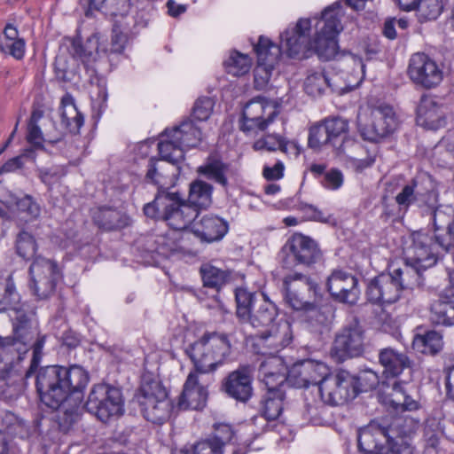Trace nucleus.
Returning a JSON list of instances; mask_svg holds the SVG:
<instances>
[{"label": "nucleus", "mask_w": 454, "mask_h": 454, "mask_svg": "<svg viewBox=\"0 0 454 454\" xmlns=\"http://www.w3.org/2000/svg\"><path fill=\"white\" fill-rule=\"evenodd\" d=\"M398 122L392 106L380 105L372 109L368 116H358L357 126L361 137L370 142H379L392 134Z\"/></svg>", "instance_id": "nucleus-12"}, {"label": "nucleus", "mask_w": 454, "mask_h": 454, "mask_svg": "<svg viewBox=\"0 0 454 454\" xmlns=\"http://www.w3.org/2000/svg\"><path fill=\"white\" fill-rule=\"evenodd\" d=\"M285 397L283 390L267 391L260 402V414L269 421L277 419L282 413Z\"/></svg>", "instance_id": "nucleus-35"}, {"label": "nucleus", "mask_w": 454, "mask_h": 454, "mask_svg": "<svg viewBox=\"0 0 454 454\" xmlns=\"http://www.w3.org/2000/svg\"><path fill=\"white\" fill-rule=\"evenodd\" d=\"M353 377L355 380L354 388L356 392V396L361 392L375 389L380 382L379 375L371 369L361 371L357 374H353Z\"/></svg>", "instance_id": "nucleus-49"}, {"label": "nucleus", "mask_w": 454, "mask_h": 454, "mask_svg": "<svg viewBox=\"0 0 454 454\" xmlns=\"http://www.w3.org/2000/svg\"><path fill=\"white\" fill-rule=\"evenodd\" d=\"M328 371L325 364L307 359L294 363L287 372V383L297 388L321 384Z\"/></svg>", "instance_id": "nucleus-22"}, {"label": "nucleus", "mask_w": 454, "mask_h": 454, "mask_svg": "<svg viewBox=\"0 0 454 454\" xmlns=\"http://www.w3.org/2000/svg\"><path fill=\"white\" fill-rule=\"evenodd\" d=\"M92 219L98 227H127L131 224L130 219L127 215L108 207L93 209Z\"/></svg>", "instance_id": "nucleus-31"}, {"label": "nucleus", "mask_w": 454, "mask_h": 454, "mask_svg": "<svg viewBox=\"0 0 454 454\" xmlns=\"http://www.w3.org/2000/svg\"><path fill=\"white\" fill-rule=\"evenodd\" d=\"M442 337L435 331L417 334L412 340L413 349L425 355L435 356L442 349Z\"/></svg>", "instance_id": "nucleus-38"}, {"label": "nucleus", "mask_w": 454, "mask_h": 454, "mask_svg": "<svg viewBox=\"0 0 454 454\" xmlns=\"http://www.w3.org/2000/svg\"><path fill=\"white\" fill-rule=\"evenodd\" d=\"M430 318L434 324L442 325H454V301L449 297H439L430 306Z\"/></svg>", "instance_id": "nucleus-37"}, {"label": "nucleus", "mask_w": 454, "mask_h": 454, "mask_svg": "<svg viewBox=\"0 0 454 454\" xmlns=\"http://www.w3.org/2000/svg\"><path fill=\"white\" fill-rule=\"evenodd\" d=\"M179 169V164L174 165L161 155L160 159L151 158L148 161L145 179L160 187L167 178L175 176V172H178Z\"/></svg>", "instance_id": "nucleus-29"}, {"label": "nucleus", "mask_w": 454, "mask_h": 454, "mask_svg": "<svg viewBox=\"0 0 454 454\" xmlns=\"http://www.w3.org/2000/svg\"><path fill=\"white\" fill-rule=\"evenodd\" d=\"M322 184L328 189L336 190L340 188L343 184V175L341 171L337 168H332L325 172Z\"/></svg>", "instance_id": "nucleus-64"}, {"label": "nucleus", "mask_w": 454, "mask_h": 454, "mask_svg": "<svg viewBox=\"0 0 454 454\" xmlns=\"http://www.w3.org/2000/svg\"><path fill=\"white\" fill-rule=\"evenodd\" d=\"M293 340L292 326L287 321L272 325L253 338V349L262 356H275Z\"/></svg>", "instance_id": "nucleus-17"}, {"label": "nucleus", "mask_w": 454, "mask_h": 454, "mask_svg": "<svg viewBox=\"0 0 454 454\" xmlns=\"http://www.w3.org/2000/svg\"><path fill=\"white\" fill-rule=\"evenodd\" d=\"M16 252L24 260L34 258L37 244L34 234L26 229H22L16 237Z\"/></svg>", "instance_id": "nucleus-45"}, {"label": "nucleus", "mask_w": 454, "mask_h": 454, "mask_svg": "<svg viewBox=\"0 0 454 454\" xmlns=\"http://www.w3.org/2000/svg\"><path fill=\"white\" fill-rule=\"evenodd\" d=\"M190 231L202 243H212L221 240L227 233L228 229H184Z\"/></svg>", "instance_id": "nucleus-58"}, {"label": "nucleus", "mask_w": 454, "mask_h": 454, "mask_svg": "<svg viewBox=\"0 0 454 454\" xmlns=\"http://www.w3.org/2000/svg\"><path fill=\"white\" fill-rule=\"evenodd\" d=\"M200 207L185 202L180 207H176L174 204L167 205L165 211L162 212V220L168 221L174 219L176 221L183 222L182 227H190L192 223L197 224V219L200 214Z\"/></svg>", "instance_id": "nucleus-30"}, {"label": "nucleus", "mask_w": 454, "mask_h": 454, "mask_svg": "<svg viewBox=\"0 0 454 454\" xmlns=\"http://www.w3.org/2000/svg\"><path fill=\"white\" fill-rule=\"evenodd\" d=\"M156 202H161L163 212L167 205L174 204L176 207H180L186 202V200L178 192H169L168 188L160 186L156 194Z\"/></svg>", "instance_id": "nucleus-54"}, {"label": "nucleus", "mask_w": 454, "mask_h": 454, "mask_svg": "<svg viewBox=\"0 0 454 454\" xmlns=\"http://www.w3.org/2000/svg\"><path fill=\"white\" fill-rule=\"evenodd\" d=\"M393 391L395 400L393 402L395 403L396 405H401L402 408L405 411H415L419 408V403L412 399L410 395H406L403 386L395 382L393 385Z\"/></svg>", "instance_id": "nucleus-56"}, {"label": "nucleus", "mask_w": 454, "mask_h": 454, "mask_svg": "<svg viewBox=\"0 0 454 454\" xmlns=\"http://www.w3.org/2000/svg\"><path fill=\"white\" fill-rule=\"evenodd\" d=\"M55 74L58 80L61 82H70L73 71L70 69L66 56L59 55L55 60Z\"/></svg>", "instance_id": "nucleus-60"}, {"label": "nucleus", "mask_w": 454, "mask_h": 454, "mask_svg": "<svg viewBox=\"0 0 454 454\" xmlns=\"http://www.w3.org/2000/svg\"><path fill=\"white\" fill-rule=\"evenodd\" d=\"M437 193L430 176L426 174L417 175L408 184L403 185L401 192L395 196V200L399 211L406 212L410 206L422 198H426L425 203L435 200Z\"/></svg>", "instance_id": "nucleus-19"}, {"label": "nucleus", "mask_w": 454, "mask_h": 454, "mask_svg": "<svg viewBox=\"0 0 454 454\" xmlns=\"http://www.w3.org/2000/svg\"><path fill=\"white\" fill-rule=\"evenodd\" d=\"M254 50L257 55V66L254 68V88L262 90L270 79L279 51L270 39L264 36L259 37L257 43L254 44Z\"/></svg>", "instance_id": "nucleus-23"}, {"label": "nucleus", "mask_w": 454, "mask_h": 454, "mask_svg": "<svg viewBox=\"0 0 454 454\" xmlns=\"http://www.w3.org/2000/svg\"><path fill=\"white\" fill-rule=\"evenodd\" d=\"M43 132L38 124H27V142L36 149L48 152L43 144Z\"/></svg>", "instance_id": "nucleus-61"}, {"label": "nucleus", "mask_w": 454, "mask_h": 454, "mask_svg": "<svg viewBox=\"0 0 454 454\" xmlns=\"http://www.w3.org/2000/svg\"><path fill=\"white\" fill-rule=\"evenodd\" d=\"M227 72L234 76L247 74L250 69V59L247 56L234 52L225 61Z\"/></svg>", "instance_id": "nucleus-52"}, {"label": "nucleus", "mask_w": 454, "mask_h": 454, "mask_svg": "<svg viewBox=\"0 0 454 454\" xmlns=\"http://www.w3.org/2000/svg\"><path fill=\"white\" fill-rule=\"evenodd\" d=\"M234 435V432L231 426L226 424H220L215 427L214 434L210 439V441H214L215 443L219 444L220 448H223L227 443H229Z\"/></svg>", "instance_id": "nucleus-59"}, {"label": "nucleus", "mask_w": 454, "mask_h": 454, "mask_svg": "<svg viewBox=\"0 0 454 454\" xmlns=\"http://www.w3.org/2000/svg\"><path fill=\"white\" fill-rule=\"evenodd\" d=\"M284 299L294 310L302 312L318 294L319 286L310 277L301 273L286 275L283 279Z\"/></svg>", "instance_id": "nucleus-14"}, {"label": "nucleus", "mask_w": 454, "mask_h": 454, "mask_svg": "<svg viewBox=\"0 0 454 454\" xmlns=\"http://www.w3.org/2000/svg\"><path fill=\"white\" fill-rule=\"evenodd\" d=\"M442 10V0H419L416 9L420 21L435 20Z\"/></svg>", "instance_id": "nucleus-51"}, {"label": "nucleus", "mask_w": 454, "mask_h": 454, "mask_svg": "<svg viewBox=\"0 0 454 454\" xmlns=\"http://www.w3.org/2000/svg\"><path fill=\"white\" fill-rule=\"evenodd\" d=\"M194 371L191 372L178 400L180 409L201 410L207 399L206 387L199 384L198 374H209L225 364L232 354V345L225 333H205L185 350Z\"/></svg>", "instance_id": "nucleus-1"}, {"label": "nucleus", "mask_w": 454, "mask_h": 454, "mask_svg": "<svg viewBox=\"0 0 454 454\" xmlns=\"http://www.w3.org/2000/svg\"><path fill=\"white\" fill-rule=\"evenodd\" d=\"M45 339V335L39 334L34 309L25 305L0 309V359L15 355L16 360L20 361L32 348L33 356L26 379L32 376L41 363Z\"/></svg>", "instance_id": "nucleus-2"}, {"label": "nucleus", "mask_w": 454, "mask_h": 454, "mask_svg": "<svg viewBox=\"0 0 454 454\" xmlns=\"http://www.w3.org/2000/svg\"><path fill=\"white\" fill-rule=\"evenodd\" d=\"M423 270H417L411 263L406 262L403 268L395 269L392 273L395 279L401 284V289L411 288L412 286L419 282Z\"/></svg>", "instance_id": "nucleus-50"}, {"label": "nucleus", "mask_w": 454, "mask_h": 454, "mask_svg": "<svg viewBox=\"0 0 454 454\" xmlns=\"http://www.w3.org/2000/svg\"><path fill=\"white\" fill-rule=\"evenodd\" d=\"M277 114L278 113L274 111L266 119L259 117L243 118L241 116L239 129L245 133L255 130L263 131L274 121Z\"/></svg>", "instance_id": "nucleus-53"}, {"label": "nucleus", "mask_w": 454, "mask_h": 454, "mask_svg": "<svg viewBox=\"0 0 454 454\" xmlns=\"http://www.w3.org/2000/svg\"><path fill=\"white\" fill-rule=\"evenodd\" d=\"M359 281L351 273L334 270L327 278L326 287L331 296L337 301L356 304L360 297Z\"/></svg>", "instance_id": "nucleus-21"}, {"label": "nucleus", "mask_w": 454, "mask_h": 454, "mask_svg": "<svg viewBox=\"0 0 454 454\" xmlns=\"http://www.w3.org/2000/svg\"><path fill=\"white\" fill-rule=\"evenodd\" d=\"M357 444L363 454H413L409 442H395L389 435V427L376 421L359 429Z\"/></svg>", "instance_id": "nucleus-6"}, {"label": "nucleus", "mask_w": 454, "mask_h": 454, "mask_svg": "<svg viewBox=\"0 0 454 454\" xmlns=\"http://www.w3.org/2000/svg\"><path fill=\"white\" fill-rule=\"evenodd\" d=\"M214 101L208 97L200 98L192 108V117L198 121H207L212 114Z\"/></svg>", "instance_id": "nucleus-57"}, {"label": "nucleus", "mask_w": 454, "mask_h": 454, "mask_svg": "<svg viewBox=\"0 0 454 454\" xmlns=\"http://www.w3.org/2000/svg\"><path fill=\"white\" fill-rule=\"evenodd\" d=\"M136 397L147 421L160 425L168 419L171 403L168 393L160 382L151 375L142 377Z\"/></svg>", "instance_id": "nucleus-7"}, {"label": "nucleus", "mask_w": 454, "mask_h": 454, "mask_svg": "<svg viewBox=\"0 0 454 454\" xmlns=\"http://www.w3.org/2000/svg\"><path fill=\"white\" fill-rule=\"evenodd\" d=\"M81 404L75 401H63L58 407H51L58 410L56 421L59 428L63 433H68L81 418Z\"/></svg>", "instance_id": "nucleus-32"}, {"label": "nucleus", "mask_w": 454, "mask_h": 454, "mask_svg": "<svg viewBox=\"0 0 454 454\" xmlns=\"http://www.w3.org/2000/svg\"><path fill=\"white\" fill-rule=\"evenodd\" d=\"M201 130L192 120L186 119L172 129H165L161 137H167L158 144L160 155L172 162L180 164L184 160L183 146L194 147L201 141Z\"/></svg>", "instance_id": "nucleus-8"}, {"label": "nucleus", "mask_w": 454, "mask_h": 454, "mask_svg": "<svg viewBox=\"0 0 454 454\" xmlns=\"http://www.w3.org/2000/svg\"><path fill=\"white\" fill-rule=\"evenodd\" d=\"M340 4L335 3L324 10L320 20L323 25L318 28L316 35L337 38L340 32L343 29L340 20Z\"/></svg>", "instance_id": "nucleus-34"}, {"label": "nucleus", "mask_w": 454, "mask_h": 454, "mask_svg": "<svg viewBox=\"0 0 454 454\" xmlns=\"http://www.w3.org/2000/svg\"><path fill=\"white\" fill-rule=\"evenodd\" d=\"M192 454H223V449L219 444L207 438L193 445Z\"/></svg>", "instance_id": "nucleus-62"}, {"label": "nucleus", "mask_w": 454, "mask_h": 454, "mask_svg": "<svg viewBox=\"0 0 454 454\" xmlns=\"http://www.w3.org/2000/svg\"><path fill=\"white\" fill-rule=\"evenodd\" d=\"M258 304L244 321L243 325H248L254 328L270 327L278 316V308L265 296L258 301Z\"/></svg>", "instance_id": "nucleus-28"}, {"label": "nucleus", "mask_w": 454, "mask_h": 454, "mask_svg": "<svg viewBox=\"0 0 454 454\" xmlns=\"http://www.w3.org/2000/svg\"><path fill=\"white\" fill-rule=\"evenodd\" d=\"M353 374L344 369L327 371L319 385V395L324 403L341 406L356 397Z\"/></svg>", "instance_id": "nucleus-10"}, {"label": "nucleus", "mask_w": 454, "mask_h": 454, "mask_svg": "<svg viewBox=\"0 0 454 454\" xmlns=\"http://www.w3.org/2000/svg\"><path fill=\"white\" fill-rule=\"evenodd\" d=\"M19 301L12 278L9 276L0 282V305H12Z\"/></svg>", "instance_id": "nucleus-55"}, {"label": "nucleus", "mask_w": 454, "mask_h": 454, "mask_svg": "<svg viewBox=\"0 0 454 454\" xmlns=\"http://www.w3.org/2000/svg\"><path fill=\"white\" fill-rule=\"evenodd\" d=\"M213 186L205 181L196 179L189 185L187 202L200 208H207L212 204Z\"/></svg>", "instance_id": "nucleus-39"}, {"label": "nucleus", "mask_w": 454, "mask_h": 454, "mask_svg": "<svg viewBox=\"0 0 454 454\" xmlns=\"http://www.w3.org/2000/svg\"><path fill=\"white\" fill-rule=\"evenodd\" d=\"M63 111L61 113V124L72 134H77L83 125V115L77 110L73 98L65 96L61 99Z\"/></svg>", "instance_id": "nucleus-36"}, {"label": "nucleus", "mask_w": 454, "mask_h": 454, "mask_svg": "<svg viewBox=\"0 0 454 454\" xmlns=\"http://www.w3.org/2000/svg\"><path fill=\"white\" fill-rule=\"evenodd\" d=\"M348 120L335 116L322 120L310 127L308 145L314 151L331 149L337 156H346L353 160L357 172L370 167L372 160H356L354 154L361 149L360 144L348 135Z\"/></svg>", "instance_id": "nucleus-5"}, {"label": "nucleus", "mask_w": 454, "mask_h": 454, "mask_svg": "<svg viewBox=\"0 0 454 454\" xmlns=\"http://www.w3.org/2000/svg\"><path fill=\"white\" fill-rule=\"evenodd\" d=\"M437 197L427 202L426 212L429 214L433 221V227H454V214L445 212L436 207Z\"/></svg>", "instance_id": "nucleus-47"}, {"label": "nucleus", "mask_w": 454, "mask_h": 454, "mask_svg": "<svg viewBox=\"0 0 454 454\" xmlns=\"http://www.w3.org/2000/svg\"><path fill=\"white\" fill-rule=\"evenodd\" d=\"M84 408L101 422L107 423L124 413L121 391L107 384L95 385L88 395Z\"/></svg>", "instance_id": "nucleus-9"}, {"label": "nucleus", "mask_w": 454, "mask_h": 454, "mask_svg": "<svg viewBox=\"0 0 454 454\" xmlns=\"http://www.w3.org/2000/svg\"><path fill=\"white\" fill-rule=\"evenodd\" d=\"M364 350V330L357 320L343 326L335 335L330 350L336 363L360 356Z\"/></svg>", "instance_id": "nucleus-13"}, {"label": "nucleus", "mask_w": 454, "mask_h": 454, "mask_svg": "<svg viewBox=\"0 0 454 454\" xmlns=\"http://www.w3.org/2000/svg\"><path fill=\"white\" fill-rule=\"evenodd\" d=\"M310 30V20L300 19L294 27L287 28L281 34V48L291 58L308 57L309 53L314 51L324 60H341L348 68L351 67L355 78V83L348 84V88H356L364 78L365 65L363 59L351 53H340L337 38L316 35L311 40Z\"/></svg>", "instance_id": "nucleus-3"}, {"label": "nucleus", "mask_w": 454, "mask_h": 454, "mask_svg": "<svg viewBox=\"0 0 454 454\" xmlns=\"http://www.w3.org/2000/svg\"><path fill=\"white\" fill-rule=\"evenodd\" d=\"M388 427L389 431L393 429L396 432L401 438L399 442H408L405 438L411 437L417 432L419 427V419L410 416L398 417L394 419Z\"/></svg>", "instance_id": "nucleus-48"}, {"label": "nucleus", "mask_w": 454, "mask_h": 454, "mask_svg": "<svg viewBox=\"0 0 454 454\" xmlns=\"http://www.w3.org/2000/svg\"><path fill=\"white\" fill-rule=\"evenodd\" d=\"M229 165L223 162L215 156H209L204 165L199 167L198 173L205 176L207 179L213 180L223 187L228 186L226 173Z\"/></svg>", "instance_id": "nucleus-40"}, {"label": "nucleus", "mask_w": 454, "mask_h": 454, "mask_svg": "<svg viewBox=\"0 0 454 454\" xmlns=\"http://www.w3.org/2000/svg\"><path fill=\"white\" fill-rule=\"evenodd\" d=\"M34 374L39 398L48 407H58L66 400L82 403L90 380L88 372L80 365L37 367Z\"/></svg>", "instance_id": "nucleus-4"}, {"label": "nucleus", "mask_w": 454, "mask_h": 454, "mask_svg": "<svg viewBox=\"0 0 454 454\" xmlns=\"http://www.w3.org/2000/svg\"><path fill=\"white\" fill-rule=\"evenodd\" d=\"M263 297V294L259 295L256 293L249 292L246 288L239 287L235 290L236 316L241 325L255 309L258 301H261Z\"/></svg>", "instance_id": "nucleus-33"}, {"label": "nucleus", "mask_w": 454, "mask_h": 454, "mask_svg": "<svg viewBox=\"0 0 454 454\" xmlns=\"http://www.w3.org/2000/svg\"><path fill=\"white\" fill-rule=\"evenodd\" d=\"M379 362L387 377H397L403 370L411 369L414 363L406 353L387 347L379 351Z\"/></svg>", "instance_id": "nucleus-25"}, {"label": "nucleus", "mask_w": 454, "mask_h": 454, "mask_svg": "<svg viewBox=\"0 0 454 454\" xmlns=\"http://www.w3.org/2000/svg\"><path fill=\"white\" fill-rule=\"evenodd\" d=\"M254 368L250 364H239L230 372L220 383V390L236 402L247 403L254 395Z\"/></svg>", "instance_id": "nucleus-16"}, {"label": "nucleus", "mask_w": 454, "mask_h": 454, "mask_svg": "<svg viewBox=\"0 0 454 454\" xmlns=\"http://www.w3.org/2000/svg\"><path fill=\"white\" fill-rule=\"evenodd\" d=\"M286 369L281 359L273 357L262 363L260 372L263 375V382L268 391L282 390L285 382H287Z\"/></svg>", "instance_id": "nucleus-27"}, {"label": "nucleus", "mask_w": 454, "mask_h": 454, "mask_svg": "<svg viewBox=\"0 0 454 454\" xmlns=\"http://www.w3.org/2000/svg\"><path fill=\"white\" fill-rule=\"evenodd\" d=\"M434 242V247L438 251L442 248L445 252L454 247V229H422Z\"/></svg>", "instance_id": "nucleus-46"}, {"label": "nucleus", "mask_w": 454, "mask_h": 454, "mask_svg": "<svg viewBox=\"0 0 454 454\" xmlns=\"http://www.w3.org/2000/svg\"><path fill=\"white\" fill-rule=\"evenodd\" d=\"M408 74L415 84L425 89L438 86L443 78V73L437 63L427 54L420 52L411 56Z\"/></svg>", "instance_id": "nucleus-18"}, {"label": "nucleus", "mask_w": 454, "mask_h": 454, "mask_svg": "<svg viewBox=\"0 0 454 454\" xmlns=\"http://www.w3.org/2000/svg\"><path fill=\"white\" fill-rule=\"evenodd\" d=\"M31 288L34 294L41 300L47 299L55 291L59 278V270L55 262L42 256H36L29 267Z\"/></svg>", "instance_id": "nucleus-15"}, {"label": "nucleus", "mask_w": 454, "mask_h": 454, "mask_svg": "<svg viewBox=\"0 0 454 454\" xmlns=\"http://www.w3.org/2000/svg\"><path fill=\"white\" fill-rule=\"evenodd\" d=\"M302 313L305 321L312 327H326L333 319V312L331 307L317 306L315 301H312Z\"/></svg>", "instance_id": "nucleus-43"}, {"label": "nucleus", "mask_w": 454, "mask_h": 454, "mask_svg": "<svg viewBox=\"0 0 454 454\" xmlns=\"http://www.w3.org/2000/svg\"><path fill=\"white\" fill-rule=\"evenodd\" d=\"M74 56L77 57L88 67L90 63L96 61L99 52V39L97 35H91L85 43H82L74 39L72 43Z\"/></svg>", "instance_id": "nucleus-41"}, {"label": "nucleus", "mask_w": 454, "mask_h": 454, "mask_svg": "<svg viewBox=\"0 0 454 454\" xmlns=\"http://www.w3.org/2000/svg\"><path fill=\"white\" fill-rule=\"evenodd\" d=\"M401 284L392 272L382 273L372 278L366 289L368 300L372 303H393L401 294Z\"/></svg>", "instance_id": "nucleus-24"}, {"label": "nucleus", "mask_w": 454, "mask_h": 454, "mask_svg": "<svg viewBox=\"0 0 454 454\" xmlns=\"http://www.w3.org/2000/svg\"><path fill=\"white\" fill-rule=\"evenodd\" d=\"M331 80L323 71H315L310 73L305 82L304 90L311 97H319L323 95L326 88H332Z\"/></svg>", "instance_id": "nucleus-44"}, {"label": "nucleus", "mask_w": 454, "mask_h": 454, "mask_svg": "<svg viewBox=\"0 0 454 454\" xmlns=\"http://www.w3.org/2000/svg\"><path fill=\"white\" fill-rule=\"evenodd\" d=\"M200 273L205 287L219 290L225 285L231 277L229 270H223L211 263H203L200 268Z\"/></svg>", "instance_id": "nucleus-42"}, {"label": "nucleus", "mask_w": 454, "mask_h": 454, "mask_svg": "<svg viewBox=\"0 0 454 454\" xmlns=\"http://www.w3.org/2000/svg\"><path fill=\"white\" fill-rule=\"evenodd\" d=\"M411 238L412 244L405 262L411 263L417 270L423 271L435 265L438 261V251L434 249L431 238L421 229L413 231Z\"/></svg>", "instance_id": "nucleus-20"}, {"label": "nucleus", "mask_w": 454, "mask_h": 454, "mask_svg": "<svg viewBox=\"0 0 454 454\" xmlns=\"http://www.w3.org/2000/svg\"><path fill=\"white\" fill-rule=\"evenodd\" d=\"M281 265L287 270L297 264L310 266L323 259V253L316 240L301 233H294L281 248Z\"/></svg>", "instance_id": "nucleus-11"}, {"label": "nucleus", "mask_w": 454, "mask_h": 454, "mask_svg": "<svg viewBox=\"0 0 454 454\" xmlns=\"http://www.w3.org/2000/svg\"><path fill=\"white\" fill-rule=\"evenodd\" d=\"M417 123L426 129L436 130L445 125L443 113L430 98L422 97L417 106Z\"/></svg>", "instance_id": "nucleus-26"}, {"label": "nucleus", "mask_w": 454, "mask_h": 454, "mask_svg": "<svg viewBox=\"0 0 454 454\" xmlns=\"http://www.w3.org/2000/svg\"><path fill=\"white\" fill-rule=\"evenodd\" d=\"M265 106L263 103L261 101V98H256L254 99L250 100L247 105L245 106L242 116L243 118H249V117H259L263 118Z\"/></svg>", "instance_id": "nucleus-63"}]
</instances>
